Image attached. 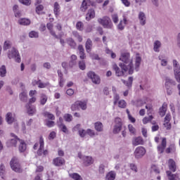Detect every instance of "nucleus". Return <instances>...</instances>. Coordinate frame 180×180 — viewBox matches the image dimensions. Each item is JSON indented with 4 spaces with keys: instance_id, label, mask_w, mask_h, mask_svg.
Returning <instances> with one entry per match:
<instances>
[{
    "instance_id": "obj_1",
    "label": "nucleus",
    "mask_w": 180,
    "mask_h": 180,
    "mask_svg": "<svg viewBox=\"0 0 180 180\" xmlns=\"http://www.w3.org/2000/svg\"><path fill=\"white\" fill-rule=\"evenodd\" d=\"M119 60L120 61H122V63H119V67L124 72H128V74L131 75L134 72V65H133V60L130 59V53L127 52L122 53Z\"/></svg>"
},
{
    "instance_id": "obj_2",
    "label": "nucleus",
    "mask_w": 180,
    "mask_h": 180,
    "mask_svg": "<svg viewBox=\"0 0 180 180\" xmlns=\"http://www.w3.org/2000/svg\"><path fill=\"white\" fill-rule=\"evenodd\" d=\"M98 22L100 23V25H102L105 29H112V27H113L112 20H110V18L108 16L98 18Z\"/></svg>"
},
{
    "instance_id": "obj_3",
    "label": "nucleus",
    "mask_w": 180,
    "mask_h": 180,
    "mask_svg": "<svg viewBox=\"0 0 180 180\" xmlns=\"http://www.w3.org/2000/svg\"><path fill=\"white\" fill-rule=\"evenodd\" d=\"M8 58H13L16 63H20V55H19V51L16 49L13 48L8 51Z\"/></svg>"
},
{
    "instance_id": "obj_4",
    "label": "nucleus",
    "mask_w": 180,
    "mask_h": 180,
    "mask_svg": "<svg viewBox=\"0 0 180 180\" xmlns=\"http://www.w3.org/2000/svg\"><path fill=\"white\" fill-rule=\"evenodd\" d=\"M10 165L13 171H15V172H22V169H20V164L19 163V160H18V158H13L10 162Z\"/></svg>"
},
{
    "instance_id": "obj_5",
    "label": "nucleus",
    "mask_w": 180,
    "mask_h": 180,
    "mask_svg": "<svg viewBox=\"0 0 180 180\" xmlns=\"http://www.w3.org/2000/svg\"><path fill=\"white\" fill-rule=\"evenodd\" d=\"M87 77L91 79L93 84H95L96 85H99V84H101V77L95 74V72L89 71L87 72Z\"/></svg>"
},
{
    "instance_id": "obj_6",
    "label": "nucleus",
    "mask_w": 180,
    "mask_h": 180,
    "mask_svg": "<svg viewBox=\"0 0 180 180\" xmlns=\"http://www.w3.org/2000/svg\"><path fill=\"white\" fill-rule=\"evenodd\" d=\"M115 122V125L114 126L112 133L114 134H119V133H120V131H122V127L123 126V124L122 123V119L116 117Z\"/></svg>"
},
{
    "instance_id": "obj_7",
    "label": "nucleus",
    "mask_w": 180,
    "mask_h": 180,
    "mask_svg": "<svg viewBox=\"0 0 180 180\" xmlns=\"http://www.w3.org/2000/svg\"><path fill=\"white\" fill-rule=\"evenodd\" d=\"M146 148H144V147L143 146H139L135 149L134 154L135 158H136V160H139V158H143V157L146 155Z\"/></svg>"
},
{
    "instance_id": "obj_8",
    "label": "nucleus",
    "mask_w": 180,
    "mask_h": 180,
    "mask_svg": "<svg viewBox=\"0 0 180 180\" xmlns=\"http://www.w3.org/2000/svg\"><path fill=\"white\" fill-rule=\"evenodd\" d=\"M173 67L176 80L177 82H180V66L176 60H173Z\"/></svg>"
},
{
    "instance_id": "obj_9",
    "label": "nucleus",
    "mask_w": 180,
    "mask_h": 180,
    "mask_svg": "<svg viewBox=\"0 0 180 180\" xmlns=\"http://www.w3.org/2000/svg\"><path fill=\"white\" fill-rule=\"evenodd\" d=\"M11 137H13V139H9L6 142L7 147H16V144L19 140H20L16 135L14 134H11Z\"/></svg>"
},
{
    "instance_id": "obj_10",
    "label": "nucleus",
    "mask_w": 180,
    "mask_h": 180,
    "mask_svg": "<svg viewBox=\"0 0 180 180\" xmlns=\"http://www.w3.org/2000/svg\"><path fill=\"white\" fill-rule=\"evenodd\" d=\"M57 124L60 131H63V133H68V129L67 128V126L64 124L63 117H59V120L57 122Z\"/></svg>"
},
{
    "instance_id": "obj_11",
    "label": "nucleus",
    "mask_w": 180,
    "mask_h": 180,
    "mask_svg": "<svg viewBox=\"0 0 180 180\" xmlns=\"http://www.w3.org/2000/svg\"><path fill=\"white\" fill-rule=\"evenodd\" d=\"M139 23L141 26H145L147 23V17H146V13L143 11H140L138 15Z\"/></svg>"
},
{
    "instance_id": "obj_12",
    "label": "nucleus",
    "mask_w": 180,
    "mask_h": 180,
    "mask_svg": "<svg viewBox=\"0 0 180 180\" xmlns=\"http://www.w3.org/2000/svg\"><path fill=\"white\" fill-rule=\"evenodd\" d=\"M165 147H167V139L163 138L162 140V143L161 145L158 146V151L160 154H162L164 153V150H165Z\"/></svg>"
},
{
    "instance_id": "obj_13",
    "label": "nucleus",
    "mask_w": 180,
    "mask_h": 180,
    "mask_svg": "<svg viewBox=\"0 0 180 180\" xmlns=\"http://www.w3.org/2000/svg\"><path fill=\"white\" fill-rule=\"evenodd\" d=\"M77 50L79 51V54L81 60H85L86 58V56H85V49H84V46L79 45L77 47Z\"/></svg>"
},
{
    "instance_id": "obj_14",
    "label": "nucleus",
    "mask_w": 180,
    "mask_h": 180,
    "mask_svg": "<svg viewBox=\"0 0 180 180\" xmlns=\"http://www.w3.org/2000/svg\"><path fill=\"white\" fill-rule=\"evenodd\" d=\"M112 68L115 71V75L117 77H123V75H124V70H120V68H119L117 65L114 64Z\"/></svg>"
},
{
    "instance_id": "obj_15",
    "label": "nucleus",
    "mask_w": 180,
    "mask_h": 180,
    "mask_svg": "<svg viewBox=\"0 0 180 180\" xmlns=\"http://www.w3.org/2000/svg\"><path fill=\"white\" fill-rule=\"evenodd\" d=\"M39 146L37 154L38 155H43V150H44V140L41 136L39 139Z\"/></svg>"
},
{
    "instance_id": "obj_16",
    "label": "nucleus",
    "mask_w": 180,
    "mask_h": 180,
    "mask_svg": "<svg viewBox=\"0 0 180 180\" xmlns=\"http://www.w3.org/2000/svg\"><path fill=\"white\" fill-rule=\"evenodd\" d=\"M53 162L56 167H61V165L65 163V160L63 158H56L53 159Z\"/></svg>"
},
{
    "instance_id": "obj_17",
    "label": "nucleus",
    "mask_w": 180,
    "mask_h": 180,
    "mask_svg": "<svg viewBox=\"0 0 180 180\" xmlns=\"http://www.w3.org/2000/svg\"><path fill=\"white\" fill-rule=\"evenodd\" d=\"M85 49L86 51V53H89V54H91V51H92V40L91 39H87L86 44H85Z\"/></svg>"
},
{
    "instance_id": "obj_18",
    "label": "nucleus",
    "mask_w": 180,
    "mask_h": 180,
    "mask_svg": "<svg viewBox=\"0 0 180 180\" xmlns=\"http://www.w3.org/2000/svg\"><path fill=\"white\" fill-rule=\"evenodd\" d=\"M166 174L169 180H179V175L178 174H174L171 171H167Z\"/></svg>"
},
{
    "instance_id": "obj_19",
    "label": "nucleus",
    "mask_w": 180,
    "mask_h": 180,
    "mask_svg": "<svg viewBox=\"0 0 180 180\" xmlns=\"http://www.w3.org/2000/svg\"><path fill=\"white\" fill-rule=\"evenodd\" d=\"M70 68H74L77 65V56L75 55H72L70 56V60L68 64Z\"/></svg>"
},
{
    "instance_id": "obj_20",
    "label": "nucleus",
    "mask_w": 180,
    "mask_h": 180,
    "mask_svg": "<svg viewBox=\"0 0 180 180\" xmlns=\"http://www.w3.org/2000/svg\"><path fill=\"white\" fill-rule=\"evenodd\" d=\"M25 108L27 110L28 115L32 116V115L36 113V108L30 105V104H26Z\"/></svg>"
},
{
    "instance_id": "obj_21",
    "label": "nucleus",
    "mask_w": 180,
    "mask_h": 180,
    "mask_svg": "<svg viewBox=\"0 0 180 180\" xmlns=\"http://www.w3.org/2000/svg\"><path fill=\"white\" fill-rule=\"evenodd\" d=\"M94 18H95V10L89 9L86 15V20L89 21L91 19H94Z\"/></svg>"
},
{
    "instance_id": "obj_22",
    "label": "nucleus",
    "mask_w": 180,
    "mask_h": 180,
    "mask_svg": "<svg viewBox=\"0 0 180 180\" xmlns=\"http://www.w3.org/2000/svg\"><path fill=\"white\" fill-rule=\"evenodd\" d=\"M94 129L96 131L99 133L103 131V124L101 122H96L94 123Z\"/></svg>"
},
{
    "instance_id": "obj_23",
    "label": "nucleus",
    "mask_w": 180,
    "mask_h": 180,
    "mask_svg": "<svg viewBox=\"0 0 180 180\" xmlns=\"http://www.w3.org/2000/svg\"><path fill=\"white\" fill-rule=\"evenodd\" d=\"M169 169H170V171L172 172H175V171H176V165L175 161H174L172 159L169 160Z\"/></svg>"
},
{
    "instance_id": "obj_24",
    "label": "nucleus",
    "mask_w": 180,
    "mask_h": 180,
    "mask_svg": "<svg viewBox=\"0 0 180 180\" xmlns=\"http://www.w3.org/2000/svg\"><path fill=\"white\" fill-rule=\"evenodd\" d=\"M20 145L18 146V150L20 153H25L26 151V143H25V141L20 139L19 140Z\"/></svg>"
},
{
    "instance_id": "obj_25",
    "label": "nucleus",
    "mask_w": 180,
    "mask_h": 180,
    "mask_svg": "<svg viewBox=\"0 0 180 180\" xmlns=\"http://www.w3.org/2000/svg\"><path fill=\"white\" fill-rule=\"evenodd\" d=\"M105 179L115 180L116 179V172L115 171H110L105 175Z\"/></svg>"
},
{
    "instance_id": "obj_26",
    "label": "nucleus",
    "mask_w": 180,
    "mask_h": 180,
    "mask_svg": "<svg viewBox=\"0 0 180 180\" xmlns=\"http://www.w3.org/2000/svg\"><path fill=\"white\" fill-rule=\"evenodd\" d=\"M83 161L85 165H86L87 167L91 165V164H94V160H92V157L84 156Z\"/></svg>"
},
{
    "instance_id": "obj_27",
    "label": "nucleus",
    "mask_w": 180,
    "mask_h": 180,
    "mask_svg": "<svg viewBox=\"0 0 180 180\" xmlns=\"http://www.w3.org/2000/svg\"><path fill=\"white\" fill-rule=\"evenodd\" d=\"M6 120L8 124H12L15 122V118H13L11 112H8L6 115Z\"/></svg>"
},
{
    "instance_id": "obj_28",
    "label": "nucleus",
    "mask_w": 180,
    "mask_h": 180,
    "mask_svg": "<svg viewBox=\"0 0 180 180\" xmlns=\"http://www.w3.org/2000/svg\"><path fill=\"white\" fill-rule=\"evenodd\" d=\"M122 82H123V84L126 85L127 88H131V85H133V77H129L128 81L122 79Z\"/></svg>"
},
{
    "instance_id": "obj_29",
    "label": "nucleus",
    "mask_w": 180,
    "mask_h": 180,
    "mask_svg": "<svg viewBox=\"0 0 180 180\" xmlns=\"http://www.w3.org/2000/svg\"><path fill=\"white\" fill-rule=\"evenodd\" d=\"M165 86H172L176 85V82L169 77H166L165 79Z\"/></svg>"
},
{
    "instance_id": "obj_30",
    "label": "nucleus",
    "mask_w": 180,
    "mask_h": 180,
    "mask_svg": "<svg viewBox=\"0 0 180 180\" xmlns=\"http://www.w3.org/2000/svg\"><path fill=\"white\" fill-rule=\"evenodd\" d=\"M141 64V57L136 56L135 60V70L139 71L140 70V65Z\"/></svg>"
},
{
    "instance_id": "obj_31",
    "label": "nucleus",
    "mask_w": 180,
    "mask_h": 180,
    "mask_svg": "<svg viewBox=\"0 0 180 180\" xmlns=\"http://www.w3.org/2000/svg\"><path fill=\"white\" fill-rule=\"evenodd\" d=\"M166 112H167V104L163 103L162 106L160 107L159 109L160 115L162 117H163V116H165Z\"/></svg>"
},
{
    "instance_id": "obj_32",
    "label": "nucleus",
    "mask_w": 180,
    "mask_h": 180,
    "mask_svg": "<svg viewBox=\"0 0 180 180\" xmlns=\"http://www.w3.org/2000/svg\"><path fill=\"white\" fill-rule=\"evenodd\" d=\"M18 23L22 26H29V25H30V20L27 18H21L18 20Z\"/></svg>"
},
{
    "instance_id": "obj_33",
    "label": "nucleus",
    "mask_w": 180,
    "mask_h": 180,
    "mask_svg": "<svg viewBox=\"0 0 180 180\" xmlns=\"http://www.w3.org/2000/svg\"><path fill=\"white\" fill-rule=\"evenodd\" d=\"M153 50L154 51H155L156 53H160V49L161 47V41L157 40L154 42L153 44Z\"/></svg>"
},
{
    "instance_id": "obj_34",
    "label": "nucleus",
    "mask_w": 180,
    "mask_h": 180,
    "mask_svg": "<svg viewBox=\"0 0 180 180\" xmlns=\"http://www.w3.org/2000/svg\"><path fill=\"white\" fill-rule=\"evenodd\" d=\"M133 146H140V144H143V138L139 136L135 138L134 140L132 141Z\"/></svg>"
},
{
    "instance_id": "obj_35",
    "label": "nucleus",
    "mask_w": 180,
    "mask_h": 180,
    "mask_svg": "<svg viewBox=\"0 0 180 180\" xmlns=\"http://www.w3.org/2000/svg\"><path fill=\"white\" fill-rule=\"evenodd\" d=\"M47 99H48V98L46 96V94H41L40 96V98H39L40 104L42 105H46V103L47 102Z\"/></svg>"
},
{
    "instance_id": "obj_36",
    "label": "nucleus",
    "mask_w": 180,
    "mask_h": 180,
    "mask_svg": "<svg viewBox=\"0 0 180 180\" xmlns=\"http://www.w3.org/2000/svg\"><path fill=\"white\" fill-rule=\"evenodd\" d=\"M68 44L70 46L71 49H75L77 47V43L72 39V38H68L67 39Z\"/></svg>"
},
{
    "instance_id": "obj_37",
    "label": "nucleus",
    "mask_w": 180,
    "mask_h": 180,
    "mask_svg": "<svg viewBox=\"0 0 180 180\" xmlns=\"http://www.w3.org/2000/svg\"><path fill=\"white\" fill-rule=\"evenodd\" d=\"M123 21H120V23L118 24V29L119 30H123L124 29V25H126V23H127V19H126V18H124Z\"/></svg>"
},
{
    "instance_id": "obj_38",
    "label": "nucleus",
    "mask_w": 180,
    "mask_h": 180,
    "mask_svg": "<svg viewBox=\"0 0 180 180\" xmlns=\"http://www.w3.org/2000/svg\"><path fill=\"white\" fill-rule=\"evenodd\" d=\"M20 99L21 102H27V93L23 91L20 94Z\"/></svg>"
},
{
    "instance_id": "obj_39",
    "label": "nucleus",
    "mask_w": 180,
    "mask_h": 180,
    "mask_svg": "<svg viewBox=\"0 0 180 180\" xmlns=\"http://www.w3.org/2000/svg\"><path fill=\"white\" fill-rule=\"evenodd\" d=\"M77 105H79V108L82 109V110H86V102L85 101H77Z\"/></svg>"
},
{
    "instance_id": "obj_40",
    "label": "nucleus",
    "mask_w": 180,
    "mask_h": 180,
    "mask_svg": "<svg viewBox=\"0 0 180 180\" xmlns=\"http://www.w3.org/2000/svg\"><path fill=\"white\" fill-rule=\"evenodd\" d=\"M79 68V70H82V71H84L86 68V65L85 63V60H79L78 63Z\"/></svg>"
},
{
    "instance_id": "obj_41",
    "label": "nucleus",
    "mask_w": 180,
    "mask_h": 180,
    "mask_svg": "<svg viewBox=\"0 0 180 180\" xmlns=\"http://www.w3.org/2000/svg\"><path fill=\"white\" fill-rule=\"evenodd\" d=\"M53 8V12L55 15L57 16V15L60 13V4H58V2H55Z\"/></svg>"
},
{
    "instance_id": "obj_42",
    "label": "nucleus",
    "mask_w": 180,
    "mask_h": 180,
    "mask_svg": "<svg viewBox=\"0 0 180 180\" xmlns=\"http://www.w3.org/2000/svg\"><path fill=\"white\" fill-rule=\"evenodd\" d=\"M6 168H5V165H4V164H1L0 165V176L2 178V179H4V176H5V174H6Z\"/></svg>"
},
{
    "instance_id": "obj_43",
    "label": "nucleus",
    "mask_w": 180,
    "mask_h": 180,
    "mask_svg": "<svg viewBox=\"0 0 180 180\" xmlns=\"http://www.w3.org/2000/svg\"><path fill=\"white\" fill-rule=\"evenodd\" d=\"M70 176L74 180H82V177L78 173L70 174Z\"/></svg>"
},
{
    "instance_id": "obj_44",
    "label": "nucleus",
    "mask_w": 180,
    "mask_h": 180,
    "mask_svg": "<svg viewBox=\"0 0 180 180\" xmlns=\"http://www.w3.org/2000/svg\"><path fill=\"white\" fill-rule=\"evenodd\" d=\"M6 67L5 65H2L0 68V77H6Z\"/></svg>"
},
{
    "instance_id": "obj_45",
    "label": "nucleus",
    "mask_w": 180,
    "mask_h": 180,
    "mask_svg": "<svg viewBox=\"0 0 180 180\" xmlns=\"http://www.w3.org/2000/svg\"><path fill=\"white\" fill-rule=\"evenodd\" d=\"M88 3L85 2V1H83L82 3V6L80 7V11H82V12H85V11H86V9H88Z\"/></svg>"
},
{
    "instance_id": "obj_46",
    "label": "nucleus",
    "mask_w": 180,
    "mask_h": 180,
    "mask_svg": "<svg viewBox=\"0 0 180 180\" xmlns=\"http://www.w3.org/2000/svg\"><path fill=\"white\" fill-rule=\"evenodd\" d=\"M71 110L72 112H75L77 110H79V107L78 105V102L77 101H76L73 104H72V105H71Z\"/></svg>"
},
{
    "instance_id": "obj_47",
    "label": "nucleus",
    "mask_w": 180,
    "mask_h": 180,
    "mask_svg": "<svg viewBox=\"0 0 180 180\" xmlns=\"http://www.w3.org/2000/svg\"><path fill=\"white\" fill-rule=\"evenodd\" d=\"M29 37L31 38V39H37V37H39V33L36 31H31L30 33H29Z\"/></svg>"
},
{
    "instance_id": "obj_48",
    "label": "nucleus",
    "mask_w": 180,
    "mask_h": 180,
    "mask_svg": "<svg viewBox=\"0 0 180 180\" xmlns=\"http://www.w3.org/2000/svg\"><path fill=\"white\" fill-rule=\"evenodd\" d=\"M44 116H45V117H47L48 119H50V120H54V119H56V117H54V115L49 112H44Z\"/></svg>"
},
{
    "instance_id": "obj_49",
    "label": "nucleus",
    "mask_w": 180,
    "mask_h": 180,
    "mask_svg": "<svg viewBox=\"0 0 180 180\" xmlns=\"http://www.w3.org/2000/svg\"><path fill=\"white\" fill-rule=\"evenodd\" d=\"M64 119L65 122L70 123V122H72V115H71V114H65L64 115Z\"/></svg>"
},
{
    "instance_id": "obj_50",
    "label": "nucleus",
    "mask_w": 180,
    "mask_h": 180,
    "mask_svg": "<svg viewBox=\"0 0 180 180\" xmlns=\"http://www.w3.org/2000/svg\"><path fill=\"white\" fill-rule=\"evenodd\" d=\"M153 115H150L149 117H146L143 119V124H147L148 122H151L153 120Z\"/></svg>"
},
{
    "instance_id": "obj_51",
    "label": "nucleus",
    "mask_w": 180,
    "mask_h": 180,
    "mask_svg": "<svg viewBox=\"0 0 180 180\" xmlns=\"http://www.w3.org/2000/svg\"><path fill=\"white\" fill-rule=\"evenodd\" d=\"M11 41H6L4 42L3 49H4V50H8V49H11Z\"/></svg>"
},
{
    "instance_id": "obj_52",
    "label": "nucleus",
    "mask_w": 180,
    "mask_h": 180,
    "mask_svg": "<svg viewBox=\"0 0 180 180\" xmlns=\"http://www.w3.org/2000/svg\"><path fill=\"white\" fill-rule=\"evenodd\" d=\"M73 35L75 36V37H76V39H77V40L79 43H81L82 41V37L81 35H79V34H78V32H73Z\"/></svg>"
},
{
    "instance_id": "obj_53",
    "label": "nucleus",
    "mask_w": 180,
    "mask_h": 180,
    "mask_svg": "<svg viewBox=\"0 0 180 180\" xmlns=\"http://www.w3.org/2000/svg\"><path fill=\"white\" fill-rule=\"evenodd\" d=\"M43 9H44V6H43V5L39 4L38 6H37L36 7V12L37 13L40 14V12H41V11H43Z\"/></svg>"
},
{
    "instance_id": "obj_54",
    "label": "nucleus",
    "mask_w": 180,
    "mask_h": 180,
    "mask_svg": "<svg viewBox=\"0 0 180 180\" xmlns=\"http://www.w3.org/2000/svg\"><path fill=\"white\" fill-rule=\"evenodd\" d=\"M76 27L78 30H84V24L82 22H78L76 24Z\"/></svg>"
},
{
    "instance_id": "obj_55",
    "label": "nucleus",
    "mask_w": 180,
    "mask_h": 180,
    "mask_svg": "<svg viewBox=\"0 0 180 180\" xmlns=\"http://www.w3.org/2000/svg\"><path fill=\"white\" fill-rule=\"evenodd\" d=\"M143 105H144V101H143L141 100H138L135 103V106H136V108H141V106H143Z\"/></svg>"
},
{
    "instance_id": "obj_56",
    "label": "nucleus",
    "mask_w": 180,
    "mask_h": 180,
    "mask_svg": "<svg viewBox=\"0 0 180 180\" xmlns=\"http://www.w3.org/2000/svg\"><path fill=\"white\" fill-rule=\"evenodd\" d=\"M167 95H172V87L171 86H165Z\"/></svg>"
},
{
    "instance_id": "obj_57",
    "label": "nucleus",
    "mask_w": 180,
    "mask_h": 180,
    "mask_svg": "<svg viewBox=\"0 0 180 180\" xmlns=\"http://www.w3.org/2000/svg\"><path fill=\"white\" fill-rule=\"evenodd\" d=\"M56 136H57V134L56 133V131H51L49 135V140H54Z\"/></svg>"
},
{
    "instance_id": "obj_58",
    "label": "nucleus",
    "mask_w": 180,
    "mask_h": 180,
    "mask_svg": "<svg viewBox=\"0 0 180 180\" xmlns=\"http://www.w3.org/2000/svg\"><path fill=\"white\" fill-rule=\"evenodd\" d=\"M118 106L119 108H126V101L124 100H121L118 102Z\"/></svg>"
},
{
    "instance_id": "obj_59",
    "label": "nucleus",
    "mask_w": 180,
    "mask_h": 180,
    "mask_svg": "<svg viewBox=\"0 0 180 180\" xmlns=\"http://www.w3.org/2000/svg\"><path fill=\"white\" fill-rule=\"evenodd\" d=\"M22 5H26L27 6H29L32 4V1L30 0H19Z\"/></svg>"
},
{
    "instance_id": "obj_60",
    "label": "nucleus",
    "mask_w": 180,
    "mask_h": 180,
    "mask_svg": "<svg viewBox=\"0 0 180 180\" xmlns=\"http://www.w3.org/2000/svg\"><path fill=\"white\" fill-rule=\"evenodd\" d=\"M50 85V83L49 82H46V83H43L41 82H39V84H38V86L39 88H46V86Z\"/></svg>"
},
{
    "instance_id": "obj_61",
    "label": "nucleus",
    "mask_w": 180,
    "mask_h": 180,
    "mask_svg": "<svg viewBox=\"0 0 180 180\" xmlns=\"http://www.w3.org/2000/svg\"><path fill=\"white\" fill-rule=\"evenodd\" d=\"M86 133L89 136H90L91 137H94V136H95V131L91 129H88L86 130Z\"/></svg>"
},
{
    "instance_id": "obj_62",
    "label": "nucleus",
    "mask_w": 180,
    "mask_h": 180,
    "mask_svg": "<svg viewBox=\"0 0 180 180\" xmlns=\"http://www.w3.org/2000/svg\"><path fill=\"white\" fill-rule=\"evenodd\" d=\"M98 171H99V174H105V166H104V165H102V164L100 165Z\"/></svg>"
},
{
    "instance_id": "obj_63",
    "label": "nucleus",
    "mask_w": 180,
    "mask_h": 180,
    "mask_svg": "<svg viewBox=\"0 0 180 180\" xmlns=\"http://www.w3.org/2000/svg\"><path fill=\"white\" fill-rule=\"evenodd\" d=\"M163 125L167 129V130H171V123L169 122H165Z\"/></svg>"
},
{
    "instance_id": "obj_64",
    "label": "nucleus",
    "mask_w": 180,
    "mask_h": 180,
    "mask_svg": "<svg viewBox=\"0 0 180 180\" xmlns=\"http://www.w3.org/2000/svg\"><path fill=\"white\" fill-rule=\"evenodd\" d=\"M129 167L131 171H134V172H137V166H136V165L131 163L130 164Z\"/></svg>"
}]
</instances>
